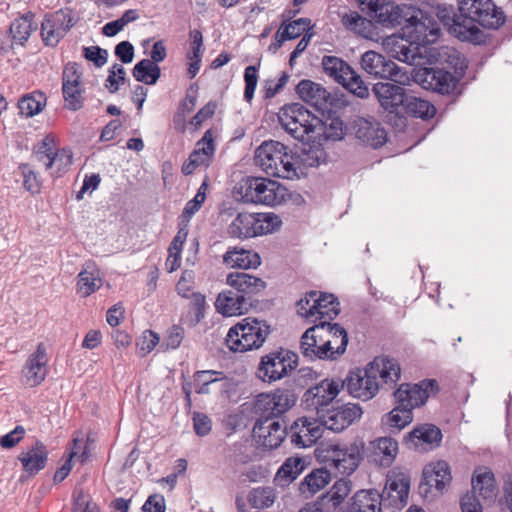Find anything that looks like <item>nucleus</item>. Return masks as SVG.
Returning <instances> with one entry per match:
<instances>
[{
    "label": "nucleus",
    "mask_w": 512,
    "mask_h": 512,
    "mask_svg": "<svg viewBox=\"0 0 512 512\" xmlns=\"http://www.w3.org/2000/svg\"><path fill=\"white\" fill-rule=\"evenodd\" d=\"M331 481V473L326 468L312 470L299 483L300 494L308 499L325 488Z\"/></svg>",
    "instance_id": "4c0bfd02"
},
{
    "label": "nucleus",
    "mask_w": 512,
    "mask_h": 512,
    "mask_svg": "<svg viewBox=\"0 0 512 512\" xmlns=\"http://www.w3.org/2000/svg\"><path fill=\"white\" fill-rule=\"evenodd\" d=\"M324 324L322 322L315 323L308 328L302 335L300 340V350L308 360H328L329 341L325 342Z\"/></svg>",
    "instance_id": "aec40b11"
},
{
    "label": "nucleus",
    "mask_w": 512,
    "mask_h": 512,
    "mask_svg": "<svg viewBox=\"0 0 512 512\" xmlns=\"http://www.w3.org/2000/svg\"><path fill=\"white\" fill-rule=\"evenodd\" d=\"M184 339V329L181 326L174 325L167 330L163 345L166 349L178 348Z\"/></svg>",
    "instance_id": "774afa93"
},
{
    "label": "nucleus",
    "mask_w": 512,
    "mask_h": 512,
    "mask_svg": "<svg viewBox=\"0 0 512 512\" xmlns=\"http://www.w3.org/2000/svg\"><path fill=\"white\" fill-rule=\"evenodd\" d=\"M400 372L394 359L376 357L365 369L351 371L344 380H340V390L345 389L352 397L366 401L377 394L379 379L392 386L399 380Z\"/></svg>",
    "instance_id": "f257e3e1"
},
{
    "label": "nucleus",
    "mask_w": 512,
    "mask_h": 512,
    "mask_svg": "<svg viewBox=\"0 0 512 512\" xmlns=\"http://www.w3.org/2000/svg\"><path fill=\"white\" fill-rule=\"evenodd\" d=\"M297 397L287 388H278L270 393L258 394L254 411L258 419L286 420L285 414L296 404Z\"/></svg>",
    "instance_id": "423d86ee"
},
{
    "label": "nucleus",
    "mask_w": 512,
    "mask_h": 512,
    "mask_svg": "<svg viewBox=\"0 0 512 512\" xmlns=\"http://www.w3.org/2000/svg\"><path fill=\"white\" fill-rule=\"evenodd\" d=\"M287 427L284 419H257L252 432L261 446L272 450L278 448L288 435Z\"/></svg>",
    "instance_id": "f3484780"
},
{
    "label": "nucleus",
    "mask_w": 512,
    "mask_h": 512,
    "mask_svg": "<svg viewBox=\"0 0 512 512\" xmlns=\"http://www.w3.org/2000/svg\"><path fill=\"white\" fill-rule=\"evenodd\" d=\"M393 47L391 48V53L394 58L401 62L416 64L417 54L411 48V45H407L404 43L402 38H393L390 39ZM420 63L418 62L417 65Z\"/></svg>",
    "instance_id": "4d7b16f0"
},
{
    "label": "nucleus",
    "mask_w": 512,
    "mask_h": 512,
    "mask_svg": "<svg viewBox=\"0 0 512 512\" xmlns=\"http://www.w3.org/2000/svg\"><path fill=\"white\" fill-rule=\"evenodd\" d=\"M435 383L434 380L422 381L419 384H401L394 392L395 403L403 404L410 410L423 405L429 397L428 387Z\"/></svg>",
    "instance_id": "a878e982"
},
{
    "label": "nucleus",
    "mask_w": 512,
    "mask_h": 512,
    "mask_svg": "<svg viewBox=\"0 0 512 512\" xmlns=\"http://www.w3.org/2000/svg\"><path fill=\"white\" fill-rule=\"evenodd\" d=\"M426 52L429 64H437L444 61L447 64L445 69L453 70L451 73L453 76H457V82L464 76L468 65L463 55L457 50L446 47L437 52L435 48H429Z\"/></svg>",
    "instance_id": "c85d7f7f"
},
{
    "label": "nucleus",
    "mask_w": 512,
    "mask_h": 512,
    "mask_svg": "<svg viewBox=\"0 0 512 512\" xmlns=\"http://www.w3.org/2000/svg\"><path fill=\"white\" fill-rule=\"evenodd\" d=\"M321 128L315 129L314 139L341 140L343 138V121L339 117L330 118L329 122L321 120Z\"/></svg>",
    "instance_id": "603ef678"
},
{
    "label": "nucleus",
    "mask_w": 512,
    "mask_h": 512,
    "mask_svg": "<svg viewBox=\"0 0 512 512\" xmlns=\"http://www.w3.org/2000/svg\"><path fill=\"white\" fill-rule=\"evenodd\" d=\"M324 72L335 82L360 98L369 95V89L358 73H356L344 60L336 56L322 58Z\"/></svg>",
    "instance_id": "0eeeda50"
},
{
    "label": "nucleus",
    "mask_w": 512,
    "mask_h": 512,
    "mask_svg": "<svg viewBox=\"0 0 512 512\" xmlns=\"http://www.w3.org/2000/svg\"><path fill=\"white\" fill-rule=\"evenodd\" d=\"M436 16L449 32L461 41H468V37L475 33V30L468 28L467 19L464 18L466 15L461 11L459 3H457V10L453 5H437Z\"/></svg>",
    "instance_id": "4be33fe9"
},
{
    "label": "nucleus",
    "mask_w": 512,
    "mask_h": 512,
    "mask_svg": "<svg viewBox=\"0 0 512 512\" xmlns=\"http://www.w3.org/2000/svg\"><path fill=\"white\" fill-rule=\"evenodd\" d=\"M352 490V482L347 478L337 480L329 492L323 496V500L329 498L334 507L340 505Z\"/></svg>",
    "instance_id": "6e6d98bb"
},
{
    "label": "nucleus",
    "mask_w": 512,
    "mask_h": 512,
    "mask_svg": "<svg viewBox=\"0 0 512 512\" xmlns=\"http://www.w3.org/2000/svg\"><path fill=\"white\" fill-rule=\"evenodd\" d=\"M383 495L375 489L359 490L351 498L348 512H381Z\"/></svg>",
    "instance_id": "c9c22d12"
},
{
    "label": "nucleus",
    "mask_w": 512,
    "mask_h": 512,
    "mask_svg": "<svg viewBox=\"0 0 512 512\" xmlns=\"http://www.w3.org/2000/svg\"><path fill=\"white\" fill-rule=\"evenodd\" d=\"M341 22L347 30L361 36L367 37L370 32L371 22L356 11L345 13L341 18Z\"/></svg>",
    "instance_id": "5fc2aeb1"
},
{
    "label": "nucleus",
    "mask_w": 512,
    "mask_h": 512,
    "mask_svg": "<svg viewBox=\"0 0 512 512\" xmlns=\"http://www.w3.org/2000/svg\"><path fill=\"white\" fill-rule=\"evenodd\" d=\"M324 324L325 342L329 341L327 350L328 360H336L342 356L348 345L347 331L338 323L322 321Z\"/></svg>",
    "instance_id": "2f4dec72"
},
{
    "label": "nucleus",
    "mask_w": 512,
    "mask_h": 512,
    "mask_svg": "<svg viewBox=\"0 0 512 512\" xmlns=\"http://www.w3.org/2000/svg\"><path fill=\"white\" fill-rule=\"evenodd\" d=\"M310 23L311 21L308 18H299L289 24L283 23L280 30L282 29L281 32L284 34V39L292 40L300 37L310 29Z\"/></svg>",
    "instance_id": "13d9d810"
},
{
    "label": "nucleus",
    "mask_w": 512,
    "mask_h": 512,
    "mask_svg": "<svg viewBox=\"0 0 512 512\" xmlns=\"http://www.w3.org/2000/svg\"><path fill=\"white\" fill-rule=\"evenodd\" d=\"M242 189L246 201L270 206L281 204L286 195V189L278 182L259 177L248 178Z\"/></svg>",
    "instance_id": "9d476101"
},
{
    "label": "nucleus",
    "mask_w": 512,
    "mask_h": 512,
    "mask_svg": "<svg viewBox=\"0 0 512 512\" xmlns=\"http://www.w3.org/2000/svg\"><path fill=\"white\" fill-rule=\"evenodd\" d=\"M223 262L231 268L250 269L258 267L261 259L256 252L235 247L224 254Z\"/></svg>",
    "instance_id": "ea45409f"
},
{
    "label": "nucleus",
    "mask_w": 512,
    "mask_h": 512,
    "mask_svg": "<svg viewBox=\"0 0 512 512\" xmlns=\"http://www.w3.org/2000/svg\"><path fill=\"white\" fill-rule=\"evenodd\" d=\"M21 175L23 176V186L24 188L31 192L32 194H36L40 192V183L38 177L34 170L30 167L29 164H20L18 167Z\"/></svg>",
    "instance_id": "680f3d73"
},
{
    "label": "nucleus",
    "mask_w": 512,
    "mask_h": 512,
    "mask_svg": "<svg viewBox=\"0 0 512 512\" xmlns=\"http://www.w3.org/2000/svg\"><path fill=\"white\" fill-rule=\"evenodd\" d=\"M362 12L384 27L402 23V11L392 0H356Z\"/></svg>",
    "instance_id": "dca6fc26"
},
{
    "label": "nucleus",
    "mask_w": 512,
    "mask_h": 512,
    "mask_svg": "<svg viewBox=\"0 0 512 512\" xmlns=\"http://www.w3.org/2000/svg\"><path fill=\"white\" fill-rule=\"evenodd\" d=\"M190 298V314H193L191 319L193 324L199 323L204 318L205 308L207 306L205 296L199 292L191 293Z\"/></svg>",
    "instance_id": "052dcab7"
},
{
    "label": "nucleus",
    "mask_w": 512,
    "mask_h": 512,
    "mask_svg": "<svg viewBox=\"0 0 512 512\" xmlns=\"http://www.w3.org/2000/svg\"><path fill=\"white\" fill-rule=\"evenodd\" d=\"M76 24V19L69 9H59L46 14L41 23V36L46 46L55 47Z\"/></svg>",
    "instance_id": "4468645a"
},
{
    "label": "nucleus",
    "mask_w": 512,
    "mask_h": 512,
    "mask_svg": "<svg viewBox=\"0 0 512 512\" xmlns=\"http://www.w3.org/2000/svg\"><path fill=\"white\" fill-rule=\"evenodd\" d=\"M442 440L441 430L433 424H421L416 426L405 437V443L409 448L417 449L426 444L430 447L438 446Z\"/></svg>",
    "instance_id": "f704fd0d"
},
{
    "label": "nucleus",
    "mask_w": 512,
    "mask_h": 512,
    "mask_svg": "<svg viewBox=\"0 0 512 512\" xmlns=\"http://www.w3.org/2000/svg\"><path fill=\"white\" fill-rule=\"evenodd\" d=\"M361 67L375 78L388 79L400 85H408L411 80L408 71L372 50L366 51L362 55Z\"/></svg>",
    "instance_id": "1a4fd4ad"
},
{
    "label": "nucleus",
    "mask_w": 512,
    "mask_h": 512,
    "mask_svg": "<svg viewBox=\"0 0 512 512\" xmlns=\"http://www.w3.org/2000/svg\"><path fill=\"white\" fill-rule=\"evenodd\" d=\"M254 300L244 298L234 289L221 292L215 302L217 310L224 316L241 315L249 311L253 306Z\"/></svg>",
    "instance_id": "c756f323"
},
{
    "label": "nucleus",
    "mask_w": 512,
    "mask_h": 512,
    "mask_svg": "<svg viewBox=\"0 0 512 512\" xmlns=\"http://www.w3.org/2000/svg\"><path fill=\"white\" fill-rule=\"evenodd\" d=\"M33 17L34 15L32 13H28L24 16L16 18L11 23L10 34L14 41L23 45L28 40L32 30L34 29Z\"/></svg>",
    "instance_id": "3c124183"
},
{
    "label": "nucleus",
    "mask_w": 512,
    "mask_h": 512,
    "mask_svg": "<svg viewBox=\"0 0 512 512\" xmlns=\"http://www.w3.org/2000/svg\"><path fill=\"white\" fill-rule=\"evenodd\" d=\"M48 455L46 445L37 440L19 454L18 460L22 464L23 471L29 477H33L46 467Z\"/></svg>",
    "instance_id": "cd10ccee"
},
{
    "label": "nucleus",
    "mask_w": 512,
    "mask_h": 512,
    "mask_svg": "<svg viewBox=\"0 0 512 512\" xmlns=\"http://www.w3.org/2000/svg\"><path fill=\"white\" fill-rule=\"evenodd\" d=\"M317 291H310L297 302V313L304 318L314 317V301L317 300Z\"/></svg>",
    "instance_id": "69168bd1"
},
{
    "label": "nucleus",
    "mask_w": 512,
    "mask_h": 512,
    "mask_svg": "<svg viewBox=\"0 0 512 512\" xmlns=\"http://www.w3.org/2000/svg\"><path fill=\"white\" fill-rule=\"evenodd\" d=\"M53 154V139L45 137L42 140L41 146L36 151L37 160L43 163L46 169H50L54 166L55 158H52Z\"/></svg>",
    "instance_id": "e2e57ef3"
},
{
    "label": "nucleus",
    "mask_w": 512,
    "mask_h": 512,
    "mask_svg": "<svg viewBox=\"0 0 512 512\" xmlns=\"http://www.w3.org/2000/svg\"><path fill=\"white\" fill-rule=\"evenodd\" d=\"M298 170L302 167H318L326 162L327 154L320 143H304L301 152L295 155Z\"/></svg>",
    "instance_id": "79ce46f5"
},
{
    "label": "nucleus",
    "mask_w": 512,
    "mask_h": 512,
    "mask_svg": "<svg viewBox=\"0 0 512 512\" xmlns=\"http://www.w3.org/2000/svg\"><path fill=\"white\" fill-rule=\"evenodd\" d=\"M84 57L93 62L96 67H102L108 59V52L99 46H90L83 48Z\"/></svg>",
    "instance_id": "338daca9"
},
{
    "label": "nucleus",
    "mask_w": 512,
    "mask_h": 512,
    "mask_svg": "<svg viewBox=\"0 0 512 512\" xmlns=\"http://www.w3.org/2000/svg\"><path fill=\"white\" fill-rule=\"evenodd\" d=\"M323 428L320 420L301 417L290 426L288 435L291 443L297 448H307L314 445L322 437Z\"/></svg>",
    "instance_id": "412c9836"
},
{
    "label": "nucleus",
    "mask_w": 512,
    "mask_h": 512,
    "mask_svg": "<svg viewBox=\"0 0 512 512\" xmlns=\"http://www.w3.org/2000/svg\"><path fill=\"white\" fill-rule=\"evenodd\" d=\"M102 280L100 272L92 263H86L77 276L76 291L81 297H88L100 289Z\"/></svg>",
    "instance_id": "58836bf2"
},
{
    "label": "nucleus",
    "mask_w": 512,
    "mask_h": 512,
    "mask_svg": "<svg viewBox=\"0 0 512 512\" xmlns=\"http://www.w3.org/2000/svg\"><path fill=\"white\" fill-rule=\"evenodd\" d=\"M413 420V414L410 410L406 409L403 404L396 403L392 411L386 414L382 422L390 429L400 431Z\"/></svg>",
    "instance_id": "de8ad7c7"
},
{
    "label": "nucleus",
    "mask_w": 512,
    "mask_h": 512,
    "mask_svg": "<svg viewBox=\"0 0 512 512\" xmlns=\"http://www.w3.org/2000/svg\"><path fill=\"white\" fill-rule=\"evenodd\" d=\"M247 499L251 507L265 509L274 504L276 493L272 487H257L249 492Z\"/></svg>",
    "instance_id": "864d4df0"
},
{
    "label": "nucleus",
    "mask_w": 512,
    "mask_h": 512,
    "mask_svg": "<svg viewBox=\"0 0 512 512\" xmlns=\"http://www.w3.org/2000/svg\"><path fill=\"white\" fill-rule=\"evenodd\" d=\"M227 284L239 294H243L244 298L250 300H253V296L262 292L266 287L261 278L244 272L230 273L227 276Z\"/></svg>",
    "instance_id": "72a5a7b5"
},
{
    "label": "nucleus",
    "mask_w": 512,
    "mask_h": 512,
    "mask_svg": "<svg viewBox=\"0 0 512 512\" xmlns=\"http://www.w3.org/2000/svg\"><path fill=\"white\" fill-rule=\"evenodd\" d=\"M339 392L340 379H324L304 393L302 402L305 409L315 411L319 417L329 408Z\"/></svg>",
    "instance_id": "2eb2a0df"
},
{
    "label": "nucleus",
    "mask_w": 512,
    "mask_h": 512,
    "mask_svg": "<svg viewBox=\"0 0 512 512\" xmlns=\"http://www.w3.org/2000/svg\"><path fill=\"white\" fill-rule=\"evenodd\" d=\"M254 159L256 165L269 176L283 179L298 177L295 155L278 141H264L255 150Z\"/></svg>",
    "instance_id": "7ed1b4c3"
},
{
    "label": "nucleus",
    "mask_w": 512,
    "mask_h": 512,
    "mask_svg": "<svg viewBox=\"0 0 512 512\" xmlns=\"http://www.w3.org/2000/svg\"><path fill=\"white\" fill-rule=\"evenodd\" d=\"M403 108L407 114L421 119L432 118L436 113L429 101L412 95H406Z\"/></svg>",
    "instance_id": "37998d69"
},
{
    "label": "nucleus",
    "mask_w": 512,
    "mask_h": 512,
    "mask_svg": "<svg viewBox=\"0 0 512 512\" xmlns=\"http://www.w3.org/2000/svg\"><path fill=\"white\" fill-rule=\"evenodd\" d=\"M461 11L467 15L464 18L468 28L475 30L468 42L478 44L483 41L484 34L477 25L490 30H498L506 22V14L492 0H456Z\"/></svg>",
    "instance_id": "f03ea898"
},
{
    "label": "nucleus",
    "mask_w": 512,
    "mask_h": 512,
    "mask_svg": "<svg viewBox=\"0 0 512 512\" xmlns=\"http://www.w3.org/2000/svg\"><path fill=\"white\" fill-rule=\"evenodd\" d=\"M81 450V441L78 439L73 440V446L71 448V451L68 455L67 460L64 462V464L58 468L54 474V481L55 482H62L70 473L72 469V460L79 454V451Z\"/></svg>",
    "instance_id": "bf43d9fd"
},
{
    "label": "nucleus",
    "mask_w": 512,
    "mask_h": 512,
    "mask_svg": "<svg viewBox=\"0 0 512 512\" xmlns=\"http://www.w3.org/2000/svg\"><path fill=\"white\" fill-rule=\"evenodd\" d=\"M410 478L404 473H393L387 477L383 490V499L395 508H403L408 501Z\"/></svg>",
    "instance_id": "393cba45"
},
{
    "label": "nucleus",
    "mask_w": 512,
    "mask_h": 512,
    "mask_svg": "<svg viewBox=\"0 0 512 512\" xmlns=\"http://www.w3.org/2000/svg\"><path fill=\"white\" fill-rule=\"evenodd\" d=\"M133 77L138 82L154 85L161 76L160 67L149 59H142L133 68Z\"/></svg>",
    "instance_id": "a18cd8bd"
},
{
    "label": "nucleus",
    "mask_w": 512,
    "mask_h": 512,
    "mask_svg": "<svg viewBox=\"0 0 512 512\" xmlns=\"http://www.w3.org/2000/svg\"><path fill=\"white\" fill-rule=\"evenodd\" d=\"M297 365L298 356L295 353L280 349L261 358L258 367V376L263 379V381H277L296 369Z\"/></svg>",
    "instance_id": "f8f14e48"
},
{
    "label": "nucleus",
    "mask_w": 512,
    "mask_h": 512,
    "mask_svg": "<svg viewBox=\"0 0 512 512\" xmlns=\"http://www.w3.org/2000/svg\"><path fill=\"white\" fill-rule=\"evenodd\" d=\"M278 119L282 128L297 140L312 139L315 129L321 128V119L300 103L283 106Z\"/></svg>",
    "instance_id": "39448f33"
},
{
    "label": "nucleus",
    "mask_w": 512,
    "mask_h": 512,
    "mask_svg": "<svg viewBox=\"0 0 512 512\" xmlns=\"http://www.w3.org/2000/svg\"><path fill=\"white\" fill-rule=\"evenodd\" d=\"M270 332L265 320L247 317L229 329L225 342L231 351L243 353L260 348Z\"/></svg>",
    "instance_id": "20e7f679"
},
{
    "label": "nucleus",
    "mask_w": 512,
    "mask_h": 512,
    "mask_svg": "<svg viewBox=\"0 0 512 512\" xmlns=\"http://www.w3.org/2000/svg\"><path fill=\"white\" fill-rule=\"evenodd\" d=\"M49 357L46 346L39 343L36 350L29 355L21 372L22 382L28 387L40 385L48 374Z\"/></svg>",
    "instance_id": "6ab92c4d"
},
{
    "label": "nucleus",
    "mask_w": 512,
    "mask_h": 512,
    "mask_svg": "<svg viewBox=\"0 0 512 512\" xmlns=\"http://www.w3.org/2000/svg\"><path fill=\"white\" fill-rule=\"evenodd\" d=\"M372 91L380 106L389 113H397L404 104L405 90L401 85L389 82H378L373 85Z\"/></svg>",
    "instance_id": "bb28decb"
},
{
    "label": "nucleus",
    "mask_w": 512,
    "mask_h": 512,
    "mask_svg": "<svg viewBox=\"0 0 512 512\" xmlns=\"http://www.w3.org/2000/svg\"><path fill=\"white\" fill-rule=\"evenodd\" d=\"M258 223L257 213L241 212L230 223L227 232L231 237L239 239L263 235V228Z\"/></svg>",
    "instance_id": "7c9ffc66"
},
{
    "label": "nucleus",
    "mask_w": 512,
    "mask_h": 512,
    "mask_svg": "<svg viewBox=\"0 0 512 512\" xmlns=\"http://www.w3.org/2000/svg\"><path fill=\"white\" fill-rule=\"evenodd\" d=\"M314 303V324L322 321L331 322L340 313V304L333 294L318 292Z\"/></svg>",
    "instance_id": "e433bc0d"
},
{
    "label": "nucleus",
    "mask_w": 512,
    "mask_h": 512,
    "mask_svg": "<svg viewBox=\"0 0 512 512\" xmlns=\"http://www.w3.org/2000/svg\"><path fill=\"white\" fill-rule=\"evenodd\" d=\"M362 415V410L357 404H343L329 407L318 419L322 428L325 427L334 432H341L353 424Z\"/></svg>",
    "instance_id": "a211bd4d"
},
{
    "label": "nucleus",
    "mask_w": 512,
    "mask_h": 512,
    "mask_svg": "<svg viewBox=\"0 0 512 512\" xmlns=\"http://www.w3.org/2000/svg\"><path fill=\"white\" fill-rule=\"evenodd\" d=\"M374 453L379 455L382 466H390L398 452V443L391 437H381L373 442Z\"/></svg>",
    "instance_id": "09e8293b"
},
{
    "label": "nucleus",
    "mask_w": 512,
    "mask_h": 512,
    "mask_svg": "<svg viewBox=\"0 0 512 512\" xmlns=\"http://www.w3.org/2000/svg\"><path fill=\"white\" fill-rule=\"evenodd\" d=\"M451 481L450 468L447 462L438 461L423 470V478L420 483V489L424 492L432 487L438 491H443Z\"/></svg>",
    "instance_id": "473e14b6"
},
{
    "label": "nucleus",
    "mask_w": 512,
    "mask_h": 512,
    "mask_svg": "<svg viewBox=\"0 0 512 512\" xmlns=\"http://www.w3.org/2000/svg\"><path fill=\"white\" fill-rule=\"evenodd\" d=\"M81 66L76 62H69L64 66L62 74V94L65 107L70 111L80 110L84 105L85 91L82 81Z\"/></svg>",
    "instance_id": "ddd939ff"
},
{
    "label": "nucleus",
    "mask_w": 512,
    "mask_h": 512,
    "mask_svg": "<svg viewBox=\"0 0 512 512\" xmlns=\"http://www.w3.org/2000/svg\"><path fill=\"white\" fill-rule=\"evenodd\" d=\"M296 92L303 101L319 108L326 104L330 96L325 88L311 80H301Z\"/></svg>",
    "instance_id": "a19ab883"
},
{
    "label": "nucleus",
    "mask_w": 512,
    "mask_h": 512,
    "mask_svg": "<svg viewBox=\"0 0 512 512\" xmlns=\"http://www.w3.org/2000/svg\"><path fill=\"white\" fill-rule=\"evenodd\" d=\"M352 128L356 138L372 148H379L387 141V133L374 118L357 117L353 120Z\"/></svg>",
    "instance_id": "b1692460"
},
{
    "label": "nucleus",
    "mask_w": 512,
    "mask_h": 512,
    "mask_svg": "<svg viewBox=\"0 0 512 512\" xmlns=\"http://www.w3.org/2000/svg\"><path fill=\"white\" fill-rule=\"evenodd\" d=\"M363 442L329 445L324 453V461L337 472L351 475L363 460Z\"/></svg>",
    "instance_id": "6e6552de"
},
{
    "label": "nucleus",
    "mask_w": 512,
    "mask_h": 512,
    "mask_svg": "<svg viewBox=\"0 0 512 512\" xmlns=\"http://www.w3.org/2000/svg\"><path fill=\"white\" fill-rule=\"evenodd\" d=\"M46 104V96L40 91L22 96L18 101L20 114L26 118L39 114Z\"/></svg>",
    "instance_id": "c03bdc74"
},
{
    "label": "nucleus",
    "mask_w": 512,
    "mask_h": 512,
    "mask_svg": "<svg viewBox=\"0 0 512 512\" xmlns=\"http://www.w3.org/2000/svg\"><path fill=\"white\" fill-rule=\"evenodd\" d=\"M472 491L484 500H492L495 497V483L493 473L486 471L472 478Z\"/></svg>",
    "instance_id": "8fccbe9b"
},
{
    "label": "nucleus",
    "mask_w": 512,
    "mask_h": 512,
    "mask_svg": "<svg viewBox=\"0 0 512 512\" xmlns=\"http://www.w3.org/2000/svg\"><path fill=\"white\" fill-rule=\"evenodd\" d=\"M245 90L244 99L247 102H251L254 97V92L257 87L258 74L255 66H248L244 71Z\"/></svg>",
    "instance_id": "0e129e2a"
},
{
    "label": "nucleus",
    "mask_w": 512,
    "mask_h": 512,
    "mask_svg": "<svg viewBox=\"0 0 512 512\" xmlns=\"http://www.w3.org/2000/svg\"><path fill=\"white\" fill-rule=\"evenodd\" d=\"M307 462L302 457H289L277 471V478L285 483L294 481L306 468Z\"/></svg>",
    "instance_id": "49530a36"
},
{
    "label": "nucleus",
    "mask_w": 512,
    "mask_h": 512,
    "mask_svg": "<svg viewBox=\"0 0 512 512\" xmlns=\"http://www.w3.org/2000/svg\"><path fill=\"white\" fill-rule=\"evenodd\" d=\"M429 65L415 68L413 80L423 89L440 94L452 93L458 84L457 76H453L451 71L440 68L436 64Z\"/></svg>",
    "instance_id": "9b49d317"
},
{
    "label": "nucleus",
    "mask_w": 512,
    "mask_h": 512,
    "mask_svg": "<svg viewBox=\"0 0 512 512\" xmlns=\"http://www.w3.org/2000/svg\"><path fill=\"white\" fill-rule=\"evenodd\" d=\"M215 152V145L211 130H207L203 137L197 141L195 149L182 165L184 175L192 174L198 167L207 168L212 162Z\"/></svg>",
    "instance_id": "5701e85b"
}]
</instances>
